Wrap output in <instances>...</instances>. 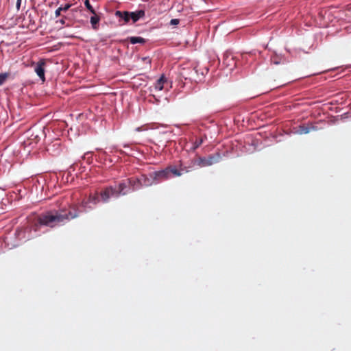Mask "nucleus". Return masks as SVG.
Returning <instances> with one entry per match:
<instances>
[{
	"label": "nucleus",
	"instance_id": "f257e3e1",
	"mask_svg": "<svg viewBox=\"0 0 351 351\" xmlns=\"http://www.w3.org/2000/svg\"><path fill=\"white\" fill-rule=\"evenodd\" d=\"M78 217V206L77 204L69 205V210L68 211L66 208L47 210L40 213L37 217L35 230H37L36 226L38 225L54 228L63 226L70 220Z\"/></svg>",
	"mask_w": 351,
	"mask_h": 351
},
{
	"label": "nucleus",
	"instance_id": "f03ea898",
	"mask_svg": "<svg viewBox=\"0 0 351 351\" xmlns=\"http://www.w3.org/2000/svg\"><path fill=\"white\" fill-rule=\"evenodd\" d=\"M221 158V157L219 153H215L209 155L207 158L198 157L194 160L193 164L200 167H204L219 162Z\"/></svg>",
	"mask_w": 351,
	"mask_h": 351
},
{
	"label": "nucleus",
	"instance_id": "7ed1b4c3",
	"mask_svg": "<svg viewBox=\"0 0 351 351\" xmlns=\"http://www.w3.org/2000/svg\"><path fill=\"white\" fill-rule=\"evenodd\" d=\"M47 59H40L36 63L32 62V65L34 66V71L42 80L43 82H45V68L47 62Z\"/></svg>",
	"mask_w": 351,
	"mask_h": 351
},
{
	"label": "nucleus",
	"instance_id": "20e7f679",
	"mask_svg": "<svg viewBox=\"0 0 351 351\" xmlns=\"http://www.w3.org/2000/svg\"><path fill=\"white\" fill-rule=\"evenodd\" d=\"M101 200L107 203L109 202L110 197H119L117 193V187L108 186L105 187L99 193Z\"/></svg>",
	"mask_w": 351,
	"mask_h": 351
},
{
	"label": "nucleus",
	"instance_id": "39448f33",
	"mask_svg": "<svg viewBox=\"0 0 351 351\" xmlns=\"http://www.w3.org/2000/svg\"><path fill=\"white\" fill-rule=\"evenodd\" d=\"M149 176L153 180L154 184H156L170 178V176H168L167 171H166L165 169L150 173Z\"/></svg>",
	"mask_w": 351,
	"mask_h": 351
},
{
	"label": "nucleus",
	"instance_id": "423d86ee",
	"mask_svg": "<svg viewBox=\"0 0 351 351\" xmlns=\"http://www.w3.org/2000/svg\"><path fill=\"white\" fill-rule=\"evenodd\" d=\"M127 182L128 183L129 189H131L132 191L138 190L142 187L141 180L138 177H131L128 178Z\"/></svg>",
	"mask_w": 351,
	"mask_h": 351
},
{
	"label": "nucleus",
	"instance_id": "0eeeda50",
	"mask_svg": "<svg viewBox=\"0 0 351 351\" xmlns=\"http://www.w3.org/2000/svg\"><path fill=\"white\" fill-rule=\"evenodd\" d=\"M128 188H129L128 183L126 180H123L122 182H119L118 184V187L117 189V193L118 196L121 195H125L128 193L129 189L128 190Z\"/></svg>",
	"mask_w": 351,
	"mask_h": 351
},
{
	"label": "nucleus",
	"instance_id": "6e6552de",
	"mask_svg": "<svg viewBox=\"0 0 351 351\" xmlns=\"http://www.w3.org/2000/svg\"><path fill=\"white\" fill-rule=\"evenodd\" d=\"M139 178V180H141V184L142 187L143 186H149L154 184L153 180L149 177H148L145 174H142Z\"/></svg>",
	"mask_w": 351,
	"mask_h": 351
},
{
	"label": "nucleus",
	"instance_id": "1a4fd4ad",
	"mask_svg": "<svg viewBox=\"0 0 351 351\" xmlns=\"http://www.w3.org/2000/svg\"><path fill=\"white\" fill-rule=\"evenodd\" d=\"M165 169L167 171V174L169 176H170L171 173L176 177H179L182 175V173L176 166H169L165 168Z\"/></svg>",
	"mask_w": 351,
	"mask_h": 351
},
{
	"label": "nucleus",
	"instance_id": "9d476101",
	"mask_svg": "<svg viewBox=\"0 0 351 351\" xmlns=\"http://www.w3.org/2000/svg\"><path fill=\"white\" fill-rule=\"evenodd\" d=\"M145 11L143 10L130 12L131 19L133 21L134 23H135L141 18H143L145 16Z\"/></svg>",
	"mask_w": 351,
	"mask_h": 351
},
{
	"label": "nucleus",
	"instance_id": "9b49d317",
	"mask_svg": "<svg viewBox=\"0 0 351 351\" xmlns=\"http://www.w3.org/2000/svg\"><path fill=\"white\" fill-rule=\"evenodd\" d=\"M167 82L166 78L164 75H162L155 83L154 88L156 90H162L164 88V84Z\"/></svg>",
	"mask_w": 351,
	"mask_h": 351
},
{
	"label": "nucleus",
	"instance_id": "f8f14e48",
	"mask_svg": "<svg viewBox=\"0 0 351 351\" xmlns=\"http://www.w3.org/2000/svg\"><path fill=\"white\" fill-rule=\"evenodd\" d=\"M93 14V16H92L90 17V21L92 25L93 29L96 30L98 29L97 25L100 21V17L96 14V12H95V14Z\"/></svg>",
	"mask_w": 351,
	"mask_h": 351
},
{
	"label": "nucleus",
	"instance_id": "ddd939ff",
	"mask_svg": "<svg viewBox=\"0 0 351 351\" xmlns=\"http://www.w3.org/2000/svg\"><path fill=\"white\" fill-rule=\"evenodd\" d=\"M116 15L123 18L124 21L126 23L129 22L131 19L130 12H121L120 11H117Z\"/></svg>",
	"mask_w": 351,
	"mask_h": 351
},
{
	"label": "nucleus",
	"instance_id": "4468645a",
	"mask_svg": "<svg viewBox=\"0 0 351 351\" xmlns=\"http://www.w3.org/2000/svg\"><path fill=\"white\" fill-rule=\"evenodd\" d=\"M99 196V194L97 192L95 194H90L88 199L89 203H93L94 204H98L100 201Z\"/></svg>",
	"mask_w": 351,
	"mask_h": 351
},
{
	"label": "nucleus",
	"instance_id": "2eb2a0df",
	"mask_svg": "<svg viewBox=\"0 0 351 351\" xmlns=\"http://www.w3.org/2000/svg\"><path fill=\"white\" fill-rule=\"evenodd\" d=\"M129 40H130V43H132V44H136V43L143 44V43H145V38H143L142 37L132 36V37L129 38Z\"/></svg>",
	"mask_w": 351,
	"mask_h": 351
},
{
	"label": "nucleus",
	"instance_id": "dca6fc26",
	"mask_svg": "<svg viewBox=\"0 0 351 351\" xmlns=\"http://www.w3.org/2000/svg\"><path fill=\"white\" fill-rule=\"evenodd\" d=\"M206 137L204 136V137H201L200 138H197L193 143L192 149L195 150L197 149L204 141Z\"/></svg>",
	"mask_w": 351,
	"mask_h": 351
},
{
	"label": "nucleus",
	"instance_id": "f3484780",
	"mask_svg": "<svg viewBox=\"0 0 351 351\" xmlns=\"http://www.w3.org/2000/svg\"><path fill=\"white\" fill-rule=\"evenodd\" d=\"M84 5H85L86 8L90 11V13L95 14V10L90 5L89 0H85Z\"/></svg>",
	"mask_w": 351,
	"mask_h": 351
},
{
	"label": "nucleus",
	"instance_id": "a211bd4d",
	"mask_svg": "<svg viewBox=\"0 0 351 351\" xmlns=\"http://www.w3.org/2000/svg\"><path fill=\"white\" fill-rule=\"evenodd\" d=\"M309 131H310L309 128L304 125L300 127V130H299L300 134H307L309 132Z\"/></svg>",
	"mask_w": 351,
	"mask_h": 351
},
{
	"label": "nucleus",
	"instance_id": "6ab92c4d",
	"mask_svg": "<svg viewBox=\"0 0 351 351\" xmlns=\"http://www.w3.org/2000/svg\"><path fill=\"white\" fill-rule=\"evenodd\" d=\"M8 77L7 73H1L0 74V85L3 84Z\"/></svg>",
	"mask_w": 351,
	"mask_h": 351
},
{
	"label": "nucleus",
	"instance_id": "aec40b11",
	"mask_svg": "<svg viewBox=\"0 0 351 351\" xmlns=\"http://www.w3.org/2000/svg\"><path fill=\"white\" fill-rule=\"evenodd\" d=\"M179 169L180 171L183 173H188L189 172V170L188 169L187 167L186 166H184L182 164H180V167H179Z\"/></svg>",
	"mask_w": 351,
	"mask_h": 351
},
{
	"label": "nucleus",
	"instance_id": "412c9836",
	"mask_svg": "<svg viewBox=\"0 0 351 351\" xmlns=\"http://www.w3.org/2000/svg\"><path fill=\"white\" fill-rule=\"evenodd\" d=\"M71 7V4L66 3L64 6L59 7L60 9H61V11L66 12Z\"/></svg>",
	"mask_w": 351,
	"mask_h": 351
},
{
	"label": "nucleus",
	"instance_id": "4be33fe9",
	"mask_svg": "<svg viewBox=\"0 0 351 351\" xmlns=\"http://www.w3.org/2000/svg\"><path fill=\"white\" fill-rule=\"evenodd\" d=\"M66 17L65 16H62V19H60V20L58 21H56V23H60L61 25H66Z\"/></svg>",
	"mask_w": 351,
	"mask_h": 351
},
{
	"label": "nucleus",
	"instance_id": "5701e85b",
	"mask_svg": "<svg viewBox=\"0 0 351 351\" xmlns=\"http://www.w3.org/2000/svg\"><path fill=\"white\" fill-rule=\"evenodd\" d=\"M179 23H180V20L177 19H173L170 21V24L172 25H176L179 24Z\"/></svg>",
	"mask_w": 351,
	"mask_h": 351
},
{
	"label": "nucleus",
	"instance_id": "b1692460",
	"mask_svg": "<svg viewBox=\"0 0 351 351\" xmlns=\"http://www.w3.org/2000/svg\"><path fill=\"white\" fill-rule=\"evenodd\" d=\"M142 60L143 62H145V63L148 64L149 66H150V65H151V60L149 59V58H148V57L143 58Z\"/></svg>",
	"mask_w": 351,
	"mask_h": 351
},
{
	"label": "nucleus",
	"instance_id": "393cba45",
	"mask_svg": "<svg viewBox=\"0 0 351 351\" xmlns=\"http://www.w3.org/2000/svg\"><path fill=\"white\" fill-rule=\"evenodd\" d=\"M61 9L59 8L55 11V16L56 17H58L61 15Z\"/></svg>",
	"mask_w": 351,
	"mask_h": 351
},
{
	"label": "nucleus",
	"instance_id": "a878e982",
	"mask_svg": "<svg viewBox=\"0 0 351 351\" xmlns=\"http://www.w3.org/2000/svg\"><path fill=\"white\" fill-rule=\"evenodd\" d=\"M88 203H89L88 200H87V201L83 200L81 202V206H83V207H86Z\"/></svg>",
	"mask_w": 351,
	"mask_h": 351
},
{
	"label": "nucleus",
	"instance_id": "bb28decb",
	"mask_svg": "<svg viewBox=\"0 0 351 351\" xmlns=\"http://www.w3.org/2000/svg\"><path fill=\"white\" fill-rule=\"evenodd\" d=\"M21 0H17V1H16V8H17V10H19L20 6H21Z\"/></svg>",
	"mask_w": 351,
	"mask_h": 351
}]
</instances>
